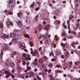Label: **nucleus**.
I'll use <instances>...</instances> for the list:
<instances>
[{
    "instance_id": "nucleus-1",
    "label": "nucleus",
    "mask_w": 80,
    "mask_h": 80,
    "mask_svg": "<svg viewBox=\"0 0 80 80\" xmlns=\"http://www.w3.org/2000/svg\"><path fill=\"white\" fill-rule=\"evenodd\" d=\"M39 62L41 63H43V60L42 59H39L38 62V61L37 60V59L35 58L34 59V63L35 65H40Z\"/></svg>"
},
{
    "instance_id": "nucleus-2",
    "label": "nucleus",
    "mask_w": 80,
    "mask_h": 80,
    "mask_svg": "<svg viewBox=\"0 0 80 80\" xmlns=\"http://www.w3.org/2000/svg\"><path fill=\"white\" fill-rule=\"evenodd\" d=\"M33 56H35L36 58L39 57V53H38V52L37 50L35 49L34 50V52L33 54Z\"/></svg>"
},
{
    "instance_id": "nucleus-3",
    "label": "nucleus",
    "mask_w": 80,
    "mask_h": 80,
    "mask_svg": "<svg viewBox=\"0 0 80 80\" xmlns=\"http://www.w3.org/2000/svg\"><path fill=\"white\" fill-rule=\"evenodd\" d=\"M15 0H8V3L9 4V6H11L12 4H14Z\"/></svg>"
},
{
    "instance_id": "nucleus-4",
    "label": "nucleus",
    "mask_w": 80,
    "mask_h": 80,
    "mask_svg": "<svg viewBox=\"0 0 80 80\" xmlns=\"http://www.w3.org/2000/svg\"><path fill=\"white\" fill-rule=\"evenodd\" d=\"M50 39H49V38H47L45 39L44 43L46 45H48V44H49V43H50Z\"/></svg>"
},
{
    "instance_id": "nucleus-5",
    "label": "nucleus",
    "mask_w": 80,
    "mask_h": 80,
    "mask_svg": "<svg viewBox=\"0 0 80 80\" xmlns=\"http://www.w3.org/2000/svg\"><path fill=\"white\" fill-rule=\"evenodd\" d=\"M76 42H72L71 45L73 47V48H75V46L74 45H77V44H78V41H77Z\"/></svg>"
},
{
    "instance_id": "nucleus-6",
    "label": "nucleus",
    "mask_w": 80,
    "mask_h": 80,
    "mask_svg": "<svg viewBox=\"0 0 80 80\" xmlns=\"http://www.w3.org/2000/svg\"><path fill=\"white\" fill-rule=\"evenodd\" d=\"M19 40V38H18V39L14 38L12 40V42L14 44H17V43H18V40Z\"/></svg>"
},
{
    "instance_id": "nucleus-7",
    "label": "nucleus",
    "mask_w": 80,
    "mask_h": 80,
    "mask_svg": "<svg viewBox=\"0 0 80 80\" xmlns=\"http://www.w3.org/2000/svg\"><path fill=\"white\" fill-rule=\"evenodd\" d=\"M20 47L21 48L24 49V48H25V43H21L20 45Z\"/></svg>"
},
{
    "instance_id": "nucleus-8",
    "label": "nucleus",
    "mask_w": 80,
    "mask_h": 80,
    "mask_svg": "<svg viewBox=\"0 0 80 80\" xmlns=\"http://www.w3.org/2000/svg\"><path fill=\"white\" fill-rule=\"evenodd\" d=\"M69 67L70 68H69V67L67 66H66V68H68V70H70V68H72V62H70L69 63Z\"/></svg>"
},
{
    "instance_id": "nucleus-9",
    "label": "nucleus",
    "mask_w": 80,
    "mask_h": 80,
    "mask_svg": "<svg viewBox=\"0 0 80 80\" xmlns=\"http://www.w3.org/2000/svg\"><path fill=\"white\" fill-rule=\"evenodd\" d=\"M10 37H11V38H14V37H15L16 36V34L15 33L12 32V33H11L10 34Z\"/></svg>"
},
{
    "instance_id": "nucleus-10",
    "label": "nucleus",
    "mask_w": 80,
    "mask_h": 80,
    "mask_svg": "<svg viewBox=\"0 0 80 80\" xmlns=\"http://www.w3.org/2000/svg\"><path fill=\"white\" fill-rule=\"evenodd\" d=\"M79 6V4L78 3H76V5L75 6V10L76 11H76H77V10L78 11V7Z\"/></svg>"
},
{
    "instance_id": "nucleus-11",
    "label": "nucleus",
    "mask_w": 80,
    "mask_h": 80,
    "mask_svg": "<svg viewBox=\"0 0 80 80\" xmlns=\"http://www.w3.org/2000/svg\"><path fill=\"white\" fill-rule=\"evenodd\" d=\"M20 30H18L17 29H15L14 31H13V32H15L16 35H18V33H20Z\"/></svg>"
},
{
    "instance_id": "nucleus-12",
    "label": "nucleus",
    "mask_w": 80,
    "mask_h": 80,
    "mask_svg": "<svg viewBox=\"0 0 80 80\" xmlns=\"http://www.w3.org/2000/svg\"><path fill=\"white\" fill-rule=\"evenodd\" d=\"M17 24L18 27H21L22 25V22L20 21H19L17 22Z\"/></svg>"
},
{
    "instance_id": "nucleus-13",
    "label": "nucleus",
    "mask_w": 80,
    "mask_h": 80,
    "mask_svg": "<svg viewBox=\"0 0 80 80\" xmlns=\"http://www.w3.org/2000/svg\"><path fill=\"white\" fill-rule=\"evenodd\" d=\"M46 74H47V72H46V71H45L42 72V75L43 78L45 77V76H46Z\"/></svg>"
},
{
    "instance_id": "nucleus-14",
    "label": "nucleus",
    "mask_w": 80,
    "mask_h": 80,
    "mask_svg": "<svg viewBox=\"0 0 80 80\" xmlns=\"http://www.w3.org/2000/svg\"><path fill=\"white\" fill-rule=\"evenodd\" d=\"M69 51L66 50L65 52H64L65 54L67 56V57H69L70 55L69 54Z\"/></svg>"
},
{
    "instance_id": "nucleus-15",
    "label": "nucleus",
    "mask_w": 80,
    "mask_h": 80,
    "mask_svg": "<svg viewBox=\"0 0 80 80\" xmlns=\"http://www.w3.org/2000/svg\"><path fill=\"white\" fill-rule=\"evenodd\" d=\"M49 26H47L45 28H43V30H46V31H48L49 29Z\"/></svg>"
},
{
    "instance_id": "nucleus-16",
    "label": "nucleus",
    "mask_w": 80,
    "mask_h": 80,
    "mask_svg": "<svg viewBox=\"0 0 80 80\" xmlns=\"http://www.w3.org/2000/svg\"><path fill=\"white\" fill-rule=\"evenodd\" d=\"M2 38H8V36L6 34H3V35L2 36Z\"/></svg>"
},
{
    "instance_id": "nucleus-17",
    "label": "nucleus",
    "mask_w": 80,
    "mask_h": 80,
    "mask_svg": "<svg viewBox=\"0 0 80 80\" xmlns=\"http://www.w3.org/2000/svg\"><path fill=\"white\" fill-rule=\"evenodd\" d=\"M74 18V16L72 14H71L69 16V20H72V19Z\"/></svg>"
},
{
    "instance_id": "nucleus-18",
    "label": "nucleus",
    "mask_w": 80,
    "mask_h": 80,
    "mask_svg": "<svg viewBox=\"0 0 80 80\" xmlns=\"http://www.w3.org/2000/svg\"><path fill=\"white\" fill-rule=\"evenodd\" d=\"M15 66V64H14V62H11L10 63V67H12V68H13V67H14Z\"/></svg>"
},
{
    "instance_id": "nucleus-19",
    "label": "nucleus",
    "mask_w": 80,
    "mask_h": 80,
    "mask_svg": "<svg viewBox=\"0 0 80 80\" xmlns=\"http://www.w3.org/2000/svg\"><path fill=\"white\" fill-rule=\"evenodd\" d=\"M9 48H10L7 46H4L3 47V48H2L3 50H8Z\"/></svg>"
},
{
    "instance_id": "nucleus-20",
    "label": "nucleus",
    "mask_w": 80,
    "mask_h": 80,
    "mask_svg": "<svg viewBox=\"0 0 80 80\" xmlns=\"http://www.w3.org/2000/svg\"><path fill=\"white\" fill-rule=\"evenodd\" d=\"M35 6V2H33L32 4L31 5L30 8H33Z\"/></svg>"
},
{
    "instance_id": "nucleus-21",
    "label": "nucleus",
    "mask_w": 80,
    "mask_h": 80,
    "mask_svg": "<svg viewBox=\"0 0 80 80\" xmlns=\"http://www.w3.org/2000/svg\"><path fill=\"white\" fill-rule=\"evenodd\" d=\"M27 54L23 53L22 54V58L23 59H25V58H27Z\"/></svg>"
},
{
    "instance_id": "nucleus-22",
    "label": "nucleus",
    "mask_w": 80,
    "mask_h": 80,
    "mask_svg": "<svg viewBox=\"0 0 80 80\" xmlns=\"http://www.w3.org/2000/svg\"><path fill=\"white\" fill-rule=\"evenodd\" d=\"M48 33H46V34H45V37L46 38H50V37H51V36L50 35H48Z\"/></svg>"
},
{
    "instance_id": "nucleus-23",
    "label": "nucleus",
    "mask_w": 80,
    "mask_h": 80,
    "mask_svg": "<svg viewBox=\"0 0 80 80\" xmlns=\"http://www.w3.org/2000/svg\"><path fill=\"white\" fill-rule=\"evenodd\" d=\"M23 60H24L26 61H28V60H31V58L30 57H26L24 58V59H23Z\"/></svg>"
},
{
    "instance_id": "nucleus-24",
    "label": "nucleus",
    "mask_w": 80,
    "mask_h": 80,
    "mask_svg": "<svg viewBox=\"0 0 80 80\" xmlns=\"http://www.w3.org/2000/svg\"><path fill=\"white\" fill-rule=\"evenodd\" d=\"M37 27L38 29V30L40 32V31H41V30L42 29V28L41 26H40V25L37 26Z\"/></svg>"
},
{
    "instance_id": "nucleus-25",
    "label": "nucleus",
    "mask_w": 80,
    "mask_h": 80,
    "mask_svg": "<svg viewBox=\"0 0 80 80\" xmlns=\"http://www.w3.org/2000/svg\"><path fill=\"white\" fill-rule=\"evenodd\" d=\"M17 15L18 17H22V12H21L20 13H18Z\"/></svg>"
},
{
    "instance_id": "nucleus-26",
    "label": "nucleus",
    "mask_w": 80,
    "mask_h": 80,
    "mask_svg": "<svg viewBox=\"0 0 80 80\" xmlns=\"http://www.w3.org/2000/svg\"><path fill=\"white\" fill-rule=\"evenodd\" d=\"M18 69L19 72H21V71L22 70V68L19 65L18 66Z\"/></svg>"
},
{
    "instance_id": "nucleus-27",
    "label": "nucleus",
    "mask_w": 80,
    "mask_h": 80,
    "mask_svg": "<svg viewBox=\"0 0 80 80\" xmlns=\"http://www.w3.org/2000/svg\"><path fill=\"white\" fill-rule=\"evenodd\" d=\"M70 23V21L69 20H68L67 21V23L68 25V28L69 29V30H70V24L69 23Z\"/></svg>"
},
{
    "instance_id": "nucleus-28",
    "label": "nucleus",
    "mask_w": 80,
    "mask_h": 80,
    "mask_svg": "<svg viewBox=\"0 0 80 80\" xmlns=\"http://www.w3.org/2000/svg\"><path fill=\"white\" fill-rule=\"evenodd\" d=\"M76 28H80V24L78 23H76Z\"/></svg>"
},
{
    "instance_id": "nucleus-29",
    "label": "nucleus",
    "mask_w": 80,
    "mask_h": 80,
    "mask_svg": "<svg viewBox=\"0 0 80 80\" xmlns=\"http://www.w3.org/2000/svg\"><path fill=\"white\" fill-rule=\"evenodd\" d=\"M3 52H1V53L0 57H1V59L2 60H3V57H3Z\"/></svg>"
},
{
    "instance_id": "nucleus-30",
    "label": "nucleus",
    "mask_w": 80,
    "mask_h": 80,
    "mask_svg": "<svg viewBox=\"0 0 80 80\" xmlns=\"http://www.w3.org/2000/svg\"><path fill=\"white\" fill-rule=\"evenodd\" d=\"M76 50H75L74 51V52H75V53H76L77 54H78V55H80V51H76Z\"/></svg>"
},
{
    "instance_id": "nucleus-31",
    "label": "nucleus",
    "mask_w": 80,
    "mask_h": 80,
    "mask_svg": "<svg viewBox=\"0 0 80 80\" xmlns=\"http://www.w3.org/2000/svg\"><path fill=\"white\" fill-rule=\"evenodd\" d=\"M30 75L29 76H30V77H34L35 76V75L34 74V73H33V72H31L30 73Z\"/></svg>"
},
{
    "instance_id": "nucleus-32",
    "label": "nucleus",
    "mask_w": 80,
    "mask_h": 80,
    "mask_svg": "<svg viewBox=\"0 0 80 80\" xmlns=\"http://www.w3.org/2000/svg\"><path fill=\"white\" fill-rule=\"evenodd\" d=\"M56 24L58 25L59 26L60 25V24L61 22V21H58V20H56Z\"/></svg>"
},
{
    "instance_id": "nucleus-33",
    "label": "nucleus",
    "mask_w": 80,
    "mask_h": 80,
    "mask_svg": "<svg viewBox=\"0 0 80 80\" xmlns=\"http://www.w3.org/2000/svg\"><path fill=\"white\" fill-rule=\"evenodd\" d=\"M48 66L49 67V68H53L52 67H53V64L51 63L49 64Z\"/></svg>"
},
{
    "instance_id": "nucleus-34",
    "label": "nucleus",
    "mask_w": 80,
    "mask_h": 80,
    "mask_svg": "<svg viewBox=\"0 0 80 80\" xmlns=\"http://www.w3.org/2000/svg\"><path fill=\"white\" fill-rule=\"evenodd\" d=\"M12 54L13 55H17V52L16 51H13L12 52Z\"/></svg>"
},
{
    "instance_id": "nucleus-35",
    "label": "nucleus",
    "mask_w": 80,
    "mask_h": 80,
    "mask_svg": "<svg viewBox=\"0 0 80 80\" xmlns=\"http://www.w3.org/2000/svg\"><path fill=\"white\" fill-rule=\"evenodd\" d=\"M29 45L31 47H33V44L32 41H31L29 42Z\"/></svg>"
},
{
    "instance_id": "nucleus-36",
    "label": "nucleus",
    "mask_w": 80,
    "mask_h": 80,
    "mask_svg": "<svg viewBox=\"0 0 80 80\" xmlns=\"http://www.w3.org/2000/svg\"><path fill=\"white\" fill-rule=\"evenodd\" d=\"M24 37H25V38H30L29 35L28 34H26L24 35Z\"/></svg>"
},
{
    "instance_id": "nucleus-37",
    "label": "nucleus",
    "mask_w": 80,
    "mask_h": 80,
    "mask_svg": "<svg viewBox=\"0 0 80 80\" xmlns=\"http://www.w3.org/2000/svg\"><path fill=\"white\" fill-rule=\"evenodd\" d=\"M27 70H31L32 69V68H31V67L30 66H27Z\"/></svg>"
},
{
    "instance_id": "nucleus-38",
    "label": "nucleus",
    "mask_w": 80,
    "mask_h": 80,
    "mask_svg": "<svg viewBox=\"0 0 80 80\" xmlns=\"http://www.w3.org/2000/svg\"><path fill=\"white\" fill-rule=\"evenodd\" d=\"M3 27H4V26H3V23H1L0 24V28H3Z\"/></svg>"
},
{
    "instance_id": "nucleus-39",
    "label": "nucleus",
    "mask_w": 80,
    "mask_h": 80,
    "mask_svg": "<svg viewBox=\"0 0 80 80\" xmlns=\"http://www.w3.org/2000/svg\"><path fill=\"white\" fill-rule=\"evenodd\" d=\"M25 75H26V73H24L22 75V76L23 79H25V77H24V76H25Z\"/></svg>"
},
{
    "instance_id": "nucleus-40",
    "label": "nucleus",
    "mask_w": 80,
    "mask_h": 80,
    "mask_svg": "<svg viewBox=\"0 0 80 80\" xmlns=\"http://www.w3.org/2000/svg\"><path fill=\"white\" fill-rule=\"evenodd\" d=\"M52 55L53 57H54V54H53V53L52 52H51L49 54L50 57H51Z\"/></svg>"
},
{
    "instance_id": "nucleus-41",
    "label": "nucleus",
    "mask_w": 80,
    "mask_h": 80,
    "mask_svg": "<svg viewBox=\"0 0 80 80\" xmlns=\"http://www.w3.org/2000/svg\"><path fill=\"white\" fill-rule=\"evenodd\" d=\"M43 59L44 61H46V60H47V58L46 56H44L43 58Z\"/></svg>"
},
{
    "instance_id": "nucleus-42",
    "label": "nucleus",
    "mask_w": 80,
    "mask_h": 80,
    "mask_svg": "<svg viewBox=\"0 0 80 80\" xmlns=\"http://www.w3.org/2000/svg\"><path fill=\"white\" fill-rule=\"evenodd\" d=\"M22 65L24 66L26 65V62L25 61L22 60Z\"/></svg>"
},
{
    "instance_id": "nucleus-43",
    "label": "nucleus",
    "mask_w": 80,
    "mask_h": 80,
    "mask_svg": "<svg viewBox=\"0 0 80 80\" xmlns=\"http://www.w3.org/2000/svg\"><path fill=\"white\" fill-rule=\"evenodd\" d=\"M37 78L38 80H42V78H40V77H39V76H38V75L37 76Z\"/></svg>"
},
{
    "instance_id": "nucleus-44",
    "label": "nucleus",
    "mask_w": 80,
    "mask_h": 80,
    "mask_svg": "<svg viewBox=\"0 0 80 80\" xmlns=\"http://www.w3.org/2000/svg\"><path fill=\"white\" fill-rule=\"evenodd\" d=\"M39 10H40V7H38L36 8L35 10L36 11V12H38Z\"/></svg>"
},
{
    "instance_id": "nucleus-45",
    "label": "nucleus",
    "mask_w": 80,
    "mask_h": 80,
    "mask_svg": "<svg viewBox=\"0 0 80 80\" xmlns=\"http://www.w3.org/2000/svg\"><path fill=\"white\" fill-rule=\"evenodd\" d=\"M6 25H7L8 27L10 26V22H6Z\"/></svg>"
},
{
    "instance_id": "nucleus-46",
    "label": "nucleus",
    "mask_w": 80,
    "mask_h": 80,
    "mask_svg": "<svg viewBox=\"0 0 80 80\" xmlns=\"http://www.w3.org/2000/svg\"><path fill=\"white\" fill-rule=\"evenodd\" d=\"M8 15H12V14H13V13L12 12H11V11H9L8 12Z\"/></svg>"
},
{
    "instance_id": "nucleus-47",
    "label": "nucleus",
    "mask_w": 80,
    "mask_h": 80,
    "mask_svg": "<svg viewBox=\"0 0 80 80\" xmlns=\"http://www.w3.org/2000/svg\"><path fill=\"white\" fill-rule=\"evenodd\" d=\"M38 19V16H36L35 18V20L37 21Z\"/></svg>"
},
{
    "instance_id": "nucleus-48",
    "label": "nucleus",
    "mask_w": 80,
    "mask_h": 80,
    "mask_svg": "<svg viewBox=\"0 0 80 80\" xmlns=\"http://www.w3.org/2000/svg\"><path fill=\"white\" fill-rule=\"evenodd\" d=\"M79 63L80 62L76 61L75 62V65H78L79 64Z\"/></svg>"
},
{
    "instance_id": "nucleus-49",
    "label": "nucleus",
    "mask_w": 80,
    "mask_h": 80,
    "mask_svg": "<svg viewBox=\"0 0 80 80\" xmlns=\"http://www.w3.org/2000/svg\"><path fill=\"white\" fill-rule=\"evenodd\" d=\"M80 19H79L77 21V22H76V23H78V24H80Z\"/></svg>"
},
{
    "instance_id": "nucleus-50",
    "label": "nucleus",
    "mask_w": 80,
    "mask_h": 80,
    "mask_svg": "<svg viewBox=\"0 0 80 80\" xmlns=\"http://www.w3.org/2000/svg\"><path fill=\"white\" fill-rule=\"evenodd\" d=\"M49 77L50 78H53V75L52 74L49 75Z\"/></svg>"
},
{
    "instance_id": "nucleus-51",
    "label": "nucleus",
    "mask_w": 80,
    "mask_h": 80,
    "mask_svg": "<svg viewBox=\"0 0 80 80\" xmlns=\"http://www.w3.org/2000/svg\"><path fill=\"white\" fill-rule=\"evenodd\" d=\"M73 34L74 35V36L75 37H76L77 36V33H76V32H74L73 33Z\"/></svg>"
},
{
    "instance_id": "nucleus-52",
    "label": "nucleus",
    "mask_w": 80,
    "mask_h": 80,
    "mask_svg": "<svg viewBox=\"0 0 80 80\" xmlns=\"http://www.w3.org/2000/svg\"><path fill=\"white\" fill-rule=\"evenodd\" d=\"M57 38H58V36H57V35H56L55 36L54 40H57Z\"/></svg>"
},
{
    "instance_id": "nucleus-53",
    "label": "nucleus",
    "mask_w": 80,
    "mask_h": 80,
    "mask_svg": "<svg viewBox=\"0 0 80 80\" xmlns=\"http://www.w3.org/2000/svg\"><path fill=\"white\" fill-rule=\"evenodd\" d=\"M29 65H30V63L29 62H28L26 63V66L27 67H28Z\"/></svg>"
},
{
    "instance_id": "nucleus-54",
    "label": "nucleus",
    "mask_w": 80,
    "mask_h": 80,
    "mask_svg": "<svg viewBox=\"0 0 80 80\" xmlns=\"http://www.w3.org/2000/svg\"><path fill=\"white\" fill-rule=\"evenodd\" d=\"M61 45L62 46V47H65V44L63 43H62L61 44Z\"/></svg>"
},
{
    "instance_id": "nucleus-55",
    "label": "nucleus",
    "mask_w": 80,
    "mask_h": 80,
    "mask_svg": "<svg viewBox=\"0 0 80 80\" xmlns=\"http://www.w3.org/2000/svg\"><path fill=\"white\" fill-rule=\"evenodd\" d=\"M37 3L39 6H40V5H41V3H40V2H37Z\"/></svg>"
},
{
    "instance_id": "nucleus-56",
    "label": "nucleus",
    "mask_w": 80,
    "mask_h": 80,
    "mask_svg": "<svg viewBox=\"0 0 80 80\" xmlns=\"http://www.w3.org/2000/svg\"><path fill=\"white\" fill-rule=\"evenodd\" d=\"M56 67L57 68H60L61 66L60 65H58Z\"/></svg>"
},
{
    "instance_id": "nucleus-57",
    "label": "nucleus",
    "mask_w": 80,
    "mask_h": 80,
    "mask_svg": "<svg viewBox=\"0 0 80 80\" xmlns=\"http://www.w3.org/2000/svg\"><path fill=\"white\" fill-rule=\"evenodd\" d=\"M10 24L11 26H13V22H11Z\"/></svg>"
},
{
    "instance_id": "nucleus-58",
    "label": "nucleus",
    "mask_w": 80,
    "mask_h": 80,
    "mask_svg": "<svg viewBox=\"0 0 80 80\" xmlns=\"http://www.w3.org/2000/svg\"><path fill=\"white\" fill-rule=\"evenodd\" d=\"M38 70V69H37V68H35L34 69V72H37Z\"/></svg>"
},
{
    "instance_id": "nucleus-59",
    "label": "nucleus",
    "mask_w": 80,
    "mask_h": 80,
    "mask_svg": "<svg viewBox=\"0 0 80 80\" xmlns=\"http://www.w3.org/2000/svg\"><path fill=\"white\" fill-rule=\"evenodd\" d=\"M3 74V72L0 71V77H2V75Z\"/></svg>"
},
{
    "instance_id": "nucleus-60",
    "label": "nucleus",
    "mask_w": 80,
    "mask_h": 80,
    "mask_svg": "<svg viewBox=\"0 0 80 80\" xmlns=\"http://www.w3.org/2000/svg\"><path fill=\"white\" fill-rule=\"evenodd\" d=\"M31 76H25L26 78H28V77H31Z\"/></svg>"
},
{
    "instance_id": "nucleus-61",
    "label": "nucleus",
    "mask_w": 80,
    "mask_h": 80,
    "mask_svg": "<svg viewBox=\"0 0 80 80\" xmlns=\"http://www.w3.org/2000/svg\"><path fill=\"white\" fill-rule=\"evenodd\" d=\"M10 77V75H7L6 76V78H8Z\"/></svg>"
},
{
    "instance_id": "nucleus-62",
    "label": "nucleus",
    "mask_w": 80,
    "mask_h": 80,
    "mask_svg": "<svg viewBox=\"0 0 80 80\" xmlns=\"http://www.w3.org/2000/svg\"><path fill=\"white\" fill-rule=\"evenodd\" d=\"M42 47H40L39 48V51H41L42 50Z\"/></svg>"
},
{
    "instance_id": "nucleus-63",
    "label": "nucleus",
    "mask_w": 80,
    "mask_h": 80,
    "mask_svg": "<svg viewBox=\"0 0 80 80\" xmlns=\"http://www.w3.org/2000/svg\"><path fill=\"white\" fill-rule=\"evenodd\" d=\"M49 7H52V6H53V4H52L51 3H49Z\"/></svg>"
},
{
    "instance_id": "nucleus-64",
    "label": "nucleus",
    "mask_w": 80,
    "mask_h": 80,
    "mask_svg": "<svg viewBox=\"0 0 80 80\" xmlns=\"http://www.w3.org/2000/svg\"><path fill=\"white\" fill-rule=\"evenodd\" d=\"M61 57L62 59H63L64 58V55H62Z\"/></svg>"
}]
</instances>
